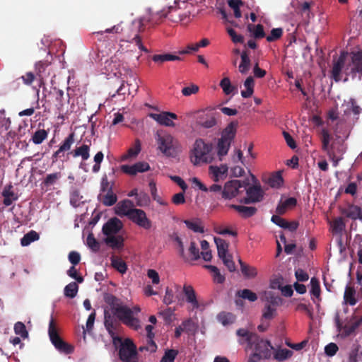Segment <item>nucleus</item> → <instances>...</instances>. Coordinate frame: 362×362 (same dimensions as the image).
<instances>
[{"label":"nucleus","instance_id":"nucleus-38","mask_svg":"<svg viewBox=\"0 0 362 362\" xmlns=\"http://www.w3.org/2000/svg\"><path fill=\"white\" fill-rule=\"evenodd\" d=\"M4 200V203L6 206H9L13 201L17 199V197L12 191V187L11 185L5 187L2 193Z\"/></svg>","mask_w":362,"mask_h":362},{"label":"nucleus","instance_id":"nucleus-54","mask_svg":"<svg viewBox=\"0 0 362 362\" xmlns=\"http://www.w3.org/2000/svg\"><path fill=\"white\" fill-rule=\"evenodd\" d=\"M332 230L335 233H340L344 228V223L341 218H337L330 223Z\"/></svg>","mask_w":362,"mask_h":362},{"label":"nucleus","instance_id":"nucleus-11","mask_svg":"<svg viewBox=\"0 0 362 362\" xmlns=\"http://www.w3.org/2000/svg\"><path fill=\"white\" fill-rule=\"evenodd\" d=\"M177 248L180 255L186 260H196L199 257V249L194 242L190 243V245L187 251L185 250L184 242L177 236L175 238Z\"/></svg>","mask_w":362,"mask_h":362},{"label":"nucleus","instance_id":"nucleus-41","mask_svg":"<svg viewBox=\"0 0 362 362\" xmlns=\"http://www.w3.org/2000/svg\"><path fill=\"white\" fill-rule=\"evenodd\" d=\"M218 321L223 326L231 325L235 321V317L230 313H221L217 315Z\"/></svg>","mask_w":362,"mask_h":362},{"label":"nucleus","instance_id":"nucleus-62","mask_svg":"<svg viewBox=\"0 0 362 362\" xmlns=\"http://www.w3.org/2000/svg\"><path fill=\"white\" fill-rule=\"evenodd\" d=\"M283 34V30L280 28H273L270 34L267 37L268 42H273L279 39Z\"/></svg>","mask_w":362,"mask_h":362},{"label":"nucleus","instance_id":"nucleus-33","mask_svg":"<svg viewBox=\"0 0 362 362\" xmlns=\"http://www.w3.org/2000/svg\"><path fill=\"white\" fill-rule=\"evenodd\" d=\"M362 320L358 321L356 323H354V325H351V326H345L342 327L340 324L338 318H336V326L337 327L338 331L341 333V335L344 337H347L349 334H351L360 325Z\"/></svg>","mask_w":362,"mask_h":362},{"label":"nucleus","instance_id":"nucleus-10","mask_svg":"<svg viewBox=\"0 0 362 362\" xmlns=\"http://www.w3.org/2000/svg\"><path fill=\"white\" fill-rule=\"evenodd\" d=\"M264 300L267 302L262 313V317L264 320L272 319L276 313V307L281 302V298L274 296L271 292H265Z\"/></svg>","mask_w":362,"mask_h":362},{"label":"nucleus","instance_id":"nucleus-25","mask_svg":"<svg viewBox=\"0 0 362 362\" xmlns=\"http://www.w3.org/2000/svg\"><path fill=\"white\" fill-rule=\"evenodd\" d=\"M347 55L348 54L346 52L341 53L337 61L334 64L332 69V76L336 81L340 80V73L341 70L343 69L345 70L347 67V66L346 67L344 66L345 59Z\"/></svg>","mask_w":362,"mask_h":362},{"label":"nucleus","instance_id":"nucleus-50","mask_svg":"<svg viewBox=\"0 0 362 362\" xmlns=\"http://www.w3.org/2000/svg\"><path fill=\"white\" fill-rule=\"evenodd\" d=\"M74 134H71L63 142V144L59 147V150L55 153L56 156L59 155L62 151H69L72 144H74Z\"/></svg>","mask_w":362,"mask_h":362},{"label":"nucleus","instance_id":"nucleus-63","mask_svg":"<svg viewBox=\"0 0 362 362\" xmlns=\"http://www.w3.org/2000/svg\"><path fill=\"white\" fill-rule=\"evenodd\" d=\"M192 186L194 189H200L203 192H208V188L202 182V181L197 177L189 179Z\"/></svg>","mask_w":362,"mask_h":362},{"label":"nucleus","instance_id":"nucleus-39","mask_svg":"<svg viewBox=\"0 0 362 362\" xmlns=\"http://www.w3.org/2000/svg\"><path fill=\"white\" fill-rule=\"evenodd\" d=\"M250 67V59L249 58V56L245 52H243L241 54V62L238 66L239 71L241 74H245L249 71Z\"/></svg>","mask_w":362,"mask_h":362},{"label":"nucleus","instance_id":"nucleus-47","mask_svg":"<svg viewBox=\"0 0 362 362\" xmlns=\"http://www.w3.org/2000/svg\"><path fill=\"white\" fill-rule=\"evenodd\" d=\"M293 352L287 349H279L274 351V358L278 361H284L292 356Z\"/></svg>","mask_w":362,"mask_h":362},{"label":"nucleus","instance_id":"nucleus-17","mask_svg":"<svg viewBox=\"0 0 362 362\" xmlns=\"http://www.w3.org/2000/svg\"><path fill=\"white\" fill-rule=\"evenodd\" d=\"M149 116L160 125L171 127H175L173 120L177 118L175 114L169 112L151 113Z\"/></svg>","mask_w":362,"mask_h":362},{"label":"nucleus","instance_id":"nucleus-18","mask_svg":"<svg viewBox=\"0 0 362 362\" xmlns=\"http://www.w3.org/2000/svg\"><path fill=\"white\" fill-rule=\"evenodd\" d=\"M351 59L345 69L346 74L358 72L362 75V52H352Z\"/></svg>","mask_w":362,"mask_h":362},{"label":"nucleus","instance_id":"nucleus-5","mask_svg":"<svg viewBox=\"0 0 362 362\" xmlns=\"http://www.w3.org/2000/svg\"><path fill=\"white\" fill-rule=\"evenodd\" d=\"M245 350L250 352L248 362H258L262 359H267L271 357L273 346L269 341L259 339L254 341L250 346H246Z\"/></svg>","mask_w":362,"mask_h":362},{"label":"nucleus","instance_id":"nucleus-42","mask_svg":"<svg viewBox=\"0 0 362 362\" xmlns=\"http://www.w3.org/2000/svg\"><path fill=\"white\" fill-rule=\"evenodd\" d=\"M355 294V290L352 287L346 286L344 296V302L351 305H354L356 303Z\"/></svg>","mask_w":362,"mask_h":362},{"label":"nucleus","instance_id":"nucleus-35","mask_svg":"<svg viewBox=\"0 0 362 362\" xmlns=\"http://www.w3.org/2000/svg\"><path fill=\"white\" fill-rule=\"evenodd\" d=\"M244 90L241 91V95L243 98L250 97L254 92V79L252 76H249L246 78L243 83Z\"/></svg>","mask_w":362,"mask_h":362},{"label":"nucleus","instance_id":"nucleus-16","mask_svg":"<svg viewBox=\"0 0 362 362\" xmlns=\"http://www.w3.org/2000/svg\"><path fill=\"white\" fill-rule=\"evenodd\" d=\"M128 218L144 228L148 229L151 226L150 220L147 218L146 213L141 209H134Z\"/></svg>","mask_w":362,"mask_h":362},{"label":"nucleus","instance_id":"nucleus-64","mask_svg":"<svg viewBox=\"0 0 362 362\" xmlns=\"http://www.w3.org/2000/svg\"><path fill=\"white\" fill-rule=\"evenodd\" d=\"M177 354V351L174 349L167 350L161 358L160 362H173Z\"/></svg>","mask_w":362,"mask_h":362},{"label":"nucleus","instance_id":"nucleus-9","mask_svg":"<svg viewBox=\"0 0 362 362\" xmlns=\"http://www.w3.org/2000/svg\"><path fill=\"white\" fill-rule=\"evenodd\" d=\"M245 182L238 180H232L224 184L222 190V198L225 199H232L238 197L243 192L245 188Z\"/></svg>","mask_w":362,"mask_h":362},{"label":"nucleus","instance_id":"nucleus-19","mask_svg":"<svg viewBox=\"0 0 362 362\" xmlns=\"http://www.w3.org/2000/svg\"><path fill=\"white\" fill-rule=\"evenodd\" d=\"M183 293L185 296L186 300L189 305V309L194 310L195 309H199L201 304L197 298L195 291L192 286L184 285Z\"/></svg>","mask_w":362,"mask_h":362},{"label":"nucleus","instance_id":"nucleus-24","mask_svg":"<svg viewBox=\"0 0 362 362\" xmlns=\"http://www.w3.org/2000/svg\"><path fill=\"white\" fill-rule=\"evenodd\" d=\"M237 127V122H232L229 123L222 131L220 139L231 144L235 136Z\"/></svg>","mask_w":362,"mask_h":362},{"label":"nucleus","instance_id":"nucleus-56","mask_svg":"<svg viewBox=\"0 0 362 362\" xmlns=\"http://www.w3.org/2000/svg\"><path fill=\"white\" fill-rule=\"evenodd\" d=\"M14 332L16 334L21 336L23 339L27 338L28 336L25 325L21 322H18L15 324Z\"/></svg>","mask_w":362,"mask_h":362},{"label":"nucleus","instance_id":"nucleus-26","mask_svg":"<svg viewBox=\"0 0 362 362\" xmlns=\"http://www.w3.org/2000/svg\"><path fill=\"white\" fill-rule=\"evenodd\" d=\"M141 150L139 140H136L133 146L130 147L127 152L121 156V161H131L135 159Z\"/></svg>","mask_w":362,"mask_h":362},{"label":"nucleus","instance_id":"nucleus-61","mask_svg":"<svg viewBox=\"0 0 362 362\" xmlns=\"http://www.w3.org/2000/svg\"><path fill=\"white\" fill-rule=\"evenodd\" d=\"M86 244L88 247L94 252L98 251L100 248L98 242L95 240L93 235L91 233H90L87 237Z\"/></svg>","mask_w":362,"mask_h":362},{"label":"nucleus","instance_id":"nucleus-6","mask_svg":"<svg viewBox=\"0 0 362 362\" xmlns=\"http://www.w3.org/2000/svg\"><path fill=\"white\" fill-rule=\"evenodd\" d=\"M141 308L138 305L134 306L132 309L125 305H118L115 308V315L126 325L129 327L139 330L141 329L140 320L134 317V314H138Z\"/></svg>","mask_w":362,"mask_h":362},{"label":"nucleus","instance_id":"nucleus-52","mask_svg":"<svg viewBox=\"0 0 362 362\" xmlns=\"http://www.w3.org/2000/svg\"><path fill=\"white\" fill-rule=\"evenodd\" d=\"M238 294L242 298L248 300L250 302H254L257 299V294L249 289L240 290L238 292Z\"/></svg>","mask_w":362,"mask_h":362},{"label":"nucleus","instance_id":"nucleus-55","mask_svg":"<svg viewBox=\"0 0 362 362\" xmlns=\"http://www.w3.org/2000/svg\"><path fill=\"white\" fill-rule=\"evenodd\" d=\"M47 137V132L45 129H40L35 132L32 141L35 144H41Z\"/></svg>","mask_w":362,"mask_h":362},{"label":"nucleus","instance_id":"nucleus-1","mask_svg":"<svg viewBox=\"0 0 362 362\" xmlns=\"http://www.w3.org/2000/svg\"><path fill=\"white\" fill-rule=\"evenodd\" d=\"M335 140L329 132L323 129L321 132V141L322 149L327 153L328 156L333 161L334 166H337L339 161L341 159V155L344 153L343 147L337 146L341 141L348 137V132H342L339 127L334 130Z\"/></svg>","mask_w":362,"mask_h":362},{"label":"nucleus","instance_id":"nucleus-43","mask_svg":"<svg viewBox=\"0 0 362 362\" xmlns=\"http://www.w3.org/2000/svg\"><path fill=\"white\" fill-rule=\"evenodd\" d=\"M267 182L272 187H279L283 183V178L280 172H276L268 177Z\"/></svg>","mask_w":362,"mask_h":362},{"label":"nucleus","instance_id":"nucleus-13","mask_svg":"<svg viewBox=\"0 0 362 362\" xmlns=\"http://www.w3.org/2000/svg\"><path fill=\"white\" fill-rule=\"evenodd\" d=\"M159 15L161 17H168L173 22H179L184 21L187 15L186 13H181L177 6V1L175 0L173 5H170L166 8H163L160 12Z\"/></svg>","mask_w":362,"mask_h":362},{"label":"nucleus","instance_id":"nucleus-60","mask_svg":"<svg viewBox=\"0 0 362 362\" xmlns=\"http://www.w3.org/2000/svg\"><path fill=\"white\" fill-rule=\"evenodd\" d=\"M310 292L316 298H319L320 295V288L319 281L315 278H312L310 280Z\"/></svg>","mask_w":362,"mask_h":362},{"label":"nucleus","instance_id":"nucleus-46","mask_svg":"<svg viewBox=\"0 0 362 362\" xmlns=\"http://www.w3.org/2000/svg\"><path fill=\"white\" fill-rule=\"evenodd\" d=\"M40 238L38 233L34 230H31L26 233L21 239V245L23 246H28L31 243L37 240Z\"/></svg>","mask_w":362,"mask_h":362},{"label":"nucleus","instance_id":"nucleus-59","mask_svg":"<svg viewBox=\"0 0 362 362\" xmlns=\"http://www.w3.org/2000/svg\"><path fill=\"white\" fill-rule=\"evenodd\" d=\"M60 177H61L60 173H54L48 174L44 180V184L46 186L53 185L57 182V181Z\"/></svg>","mask_w":362,"mask_h":362},{"label":"nucleus","instance_id":"nucleus-30","mask_svg":"<svg viewBox=\"0 0 362 362\" xmlns=\"http://www.w3.org/2000/svg\"><path fill=\"white\" fill-rule=\"evenodd\" d=\"M214 242L216 243V245L217 247V251H218V255L220 259L230 255L228 252V243L226 240H224L220 238L215 237Z\"/></svg>","mask_w":362,"mask_h":362},{"label":"nucleus","instance_id":"nucleus-22","mask_svg":"<svg viewBox=\"0 0 362 362\" xmlns=\"http://www.w3.org/2000/svg\"><path fill=\"white\" fill-rule=\"evenodd\" d=\"M134 209L133 202L129 199H125L116 204L115 212L119 216L129 217Z\"/></svg>","mask_w":362,"mask_h":362},{"label":"nucleus","instance_id":"nucleus-3","mask_svg":"<svg viewBox=\"0 0 362 362\" xmlns=\"http://www.w3.org/2000/svg\"><path fill=\"white\" fill-rule=\"evenodd\" d=\"M156 141L157 149L166 157L176 158L182 151L180 141L169 133L158 134Z\"/></svg>","mask_w":362,"mask_h":362},{"label":"nucleus","instance_id":"nucleus-31","mask_svg":"<svg viewBox=\"0 0 362 362\" xmlns=\"http://www.w3.org/2000/svg\"><path fill=\"white\" fill-rule=\"evenodd\" d=\"M343 213L351 219H362L361 209L357 206L350 205L344 210Z\"/></svg>","mask_w":362,"mask_h":362},{"label":"nucleus","instance_id":"nucleus-40","mask_svg":"<svg viewBox=\"0 0 362 362\" xmlns=\"http://www.w3.org/2000/svg\"><path fill=\"white\" fill-rule=\"evenodd\" d=\"M185 224L187 228L192 230L195 233H203L204 229L199 219H192L184 221Z\"/></svg>","mask_w":362,"mask_h":362},{"label":"nucleus","instance_id":"nucleus-8","mask_svg":"<svg viewBox=\"0 0 362 362\" xmlns=\"http://www.w3.org/2000/svg\"><path fill=\"white\" fill-rule=\"evenodd\" d=\"M48 333L52 344L59 351L64 354L72 352L73 347L65 343L59 336L53 320H51L49 322Z\"/></svg>","mask_w":362,"mask_h":362},{"label":"nucleus","instance_id":"nucleus-51","mask_svg":"<svg viewBox=\"0 0 362 362\" xmlns=\"http://www.w3.org/2000/svg\"><path fill=\"white\" fill-rule=\"evenodd\" d=\"M361 359L362 353L359 351L358 347H356L350 351L345 362H359Z\"/></svg>","mask_w":362,"mask_h":362},{"label":"nucleus","instance_id":"nucleus-29","mask_svg":"<svg viewBox=\"0 0 362 362\" xmlns=\"http://www.w3.org/2000/svg\"><path fill=\"white\" fill-rule=\"evenodd\" d=\"M180 286L175 284L171 288H166L163 302L166 305L172 304L175 300V293L180 291Z\"/></svg>","mask_w":362,"mask_h":362},{"label":"nucleus","instance_id":"nucleus-14","mask_svg":"<svg viewBox=\"0 0 362 362\" xmlns=\"http://www.w3.org/2000/svg\"><path fill=\"white\" fill-rule=\"evenodd\" d=\"M228 172V166L226 164L211 165L208 170L209 177L216 182L225 180L227 177Z\"/></svg>","mask_w":362,"mask_h":362},{"label":"nucleus","instance_id":"nucleus-45","mask_svg":"<svg viewBox=\"0 0 362 362\" xmlns=\"http://www.w3.org/2000/svg\"><path fill=\"white\" fill-rule=\"evenodd\" d=\"M239 262L241 266V272L246 278L252 279L256 276L257 274L256 268L244 264L240 259H239Z\"/></svg>","mask_w":362,"mask_h":362},{"label":"nucleus","instance_id":"nucleus-12","mask_svg":"<svg viewBox=\"0 0 362 362\" xmlns=\"http://www.w3.org/2000/svg\"><path fill=\"white\" fill-rule=\"evenodd\" d=\"M119 356L124 362H139L136 347L130 339H126L119 349Z\"/></svg>","mask_w":362,"mask_h":362},{"label":"nucleus","instance_id":"nucleus-23","mask_svg":"<svg viewBox=\"0 0 362 362\" xmlns=\"http://www.w3.org/2000/svg\"><path fill=\"white\" fill-rule=\"evenodd\" d=\"M262 196V191L260 187L257 185L250 187L247 189V197L244 199V203L250 204L259 202Z\"/></svg>","mask_w":362,"mask_h":362},{"label":"nucleus","instance_id":"nucleus-20","mask_svg":"<svg viewBox=\"0 0 362 362\" xmlns=\"http://www.w3.org/2000/svg\"><path fill=\"white\" fill-rule=\"evenodd\" d=\"M238 337V342L240 344H246V346H250L255 340L257 339V335L250 332L245 328H240L236 332Z\"/></svg>","mask_w":362,"mask_h":362},{"label":"nucleus","instance_id":"nucleus-27","mask_svg":"<svg viewBox=\"0 0 362 362\" xmlns=\"http://www.w3.org/2000/svg\"><path fill=\"white\" fill-rule=\"evenodd\" d=\"M296 199L293 197L281 199L276 208V212L279 214H283L287 210L293 208L296 205Z\"/></svg>","mask_w":362,"mask_h":362},{"label":"nucleus","instance_id":"nucleus-37","mask_svg":"<svg viewBox=\"0 0 362 362\" xmlns=\"http://www.w3.org/2000/svg\"><path fill=\"white\" fill-rule=\"evenodd\" d=\"M220 86L226 95L233 94L237 91V88L231 84L230 80L228 77H225L221 81Z\"/></svg>","mask_w":362,"mask_h":362},{"label":"nucleus","instance_id":"nucleus-7","mask_svg":"<svg viewBox=\"0 0 362 362\" xmlns=\"http://www.w3.org/2000/svg\"><path fill=\"white\" fill-rule=\"evenodd\" d=\"M244 167L247 168L245 158L241 149L235 148L230 157V170L232 177H241L245 175Z\"/></svg>","mask_w":362,"mask_h":362},{"label":"nucleus","instance_id":"nucleus-49","mask_svg":"<svg viewBox=\"0 0 362 362\" xmlns=\"http://www.w3.org/2000/svg\"><path fill=\"white\" fill-rule=\"evenodd\" d=\"M111 264L115 269L122 274H124L127 270L125 262L120 258L112 257L111 259Z\"/></svg>","mask_w":362,"mask_h":362},{"label":"nucleus","instance_id":"nucleus-34","mask_svg":"<svg viewBox=\"0 0 362 362\" xmlns=\"http://www.w3.org/2000/svg\"><path fill=\"white\" fill-rule=\"evenodd\" d=\"M74 157H81L83 161L88 160L90 157V146L83 144L75 148L73 152Z\"/></svg>","mask_w":362,"mask_h":362},{"label":"nucleus","instance_id":"nucleus-57","mask_svg":"<svg viewBox=\"0 0 362 362\" xmlns=\"http://www.w3.org/2000/svg\"><path fill=\"white\" fill-rule=\"evenodd\" d=\"M151 195H152L153 199L157 204H158L160 206H168V202L164 198H163L159 194H158L155 185H153L151 187Z\"/></svg>","mask_w":362,"mask_h":362},{"label":"nucleus","instance_id":"nucleus-15","mask_svg":"<svg viewBox=\"0 0 362 362\" xmlns=\"http://www.w3.org/2000/svg\"><path fill=\"white\" fill-rule=\"evenodd\" d=\"M121 170L129 175L134 176L138 173H142L150 170V165L147 162L139 161L133 165H122Z\"/></svg>","mask_w":362,"mask_h":362},{"label":"nucleus","instance_id":"nucleus-48","mask_svg":"<svg viewBox=\"0 0 362 362\" xmlns=\"http://www.w3.org/2000/svg\"><path fill=\"white\" fill-rule=\"evenodd\" d=\"M180 59V58L178 56L171 54H156L153 57V62L158 63H163L167 61H176Z\"/></svg>","mask_w":362,"mask_h":362},{"label":"nucleus","instance_id":"nucleus-2","mask_svg":"<svg viewBox=\"0 0 362 362\" xmlns=\"http://www.w3.org/2000/svg\"><path fill=\"white\" fill-rule=\"evenodd\" d=\"M215 158L216 153L212 143L200 138L195 139L189 151V160L193 166L210 164Z\"/></svg>","mask_w":362,"mask_h":362},{"label":"nucleus","instance_id":"nucleus-36","mask_svg":"<svg viewBox=\"0 0 362 362\" xmlns=\"http://www.w3.org/2000/svg\"><path fill=\"white\" fill-rule=\"evenodd\" d=\"M230 207L236 210L241 216L249 217L255 214L256 209L252 206H245L240 205L231 204Z\"/></svg>","mask_w":362,"mask_h":362},{"label":"nucleus","instance_id":"nucleus-21","mask_svg":"<svg viewBox=\"0 0 362 362\" xmlns=\"http://www.w3.org/2000/svg\"><path fill=\"white\" fill-rule=\"evenodd\" d=\"M105 74L110 77H119L122 74V71L124 69L120 62H117V60L113 59L105 62Z\"/></svg>","mask_w":362,"mask_h":362},{"label":"nucleus","instance_id":"nucleus-44","mask_svg":"<svg viewBox=\"0 0 362 362\" xmlns=\"http://www.w3.org/2000/svg\"><path fill=\"white\" fill-rule=\"evenodd\" d=\"M78 286L76 282H71L64 289V294L66 297L73 298L78 293Z\"/></svg>","mask_w":362,"mask_h":362},{"label":"nucleus","instance_id":"nucleus-53","mask_svg":"<svg viewBox=\"0 0 362 362\" xmlns=\"http://www.w3.org/2000/svg\"><path fill=\"white\" fill-rule=\"evenodd\" d=\"M248 30L250 33H252L255 37L261 38L264 37L263 26L260 24L257 25H249Z\"/></svg>","mask_w":362,"mask_h":362},{"label":"nucleus","instance_id":"nucleus-28","mask_svg":"<svg viewBox=\"0 0 362 362\" xmlns=\"http://www.w3.org/2000/svg\"><path fill=\"white\" fill-rule=\"evenodd\" d=\"M341 109L345 115H349L351 112L354 115H358L361 110L360 107L356 105L354 100L351 98L345 100L344 103L341 105Z\"/></svg>","mask_w":362,"mask_h":362},{"label":"nucleus","instance_id":"nucleus-58","mask_svg":"<svg viewBox=\"0 0 362 362\" xmlns=\"http://www.w3.org/2000/svg\"><path fill=\"white\" fill-rule=\"evenodd\" d=\"M82 199L83 197L80 194V192L77 190H74L71 193L70 203L74 207L78 206L83 202Z\"/></svg>","mask_w":362,"mask_h":362},{"label":"nucleus","instance_id":"nucleus-32","mask_svg":"<svg viewBox=\"0 0 362 362\" xmlns=\"http://www.w3.org/2000/svg\"><path fill=\"white\" fill-rule=\"evenodd\" d=\"M231 144L223 141L221 139L218 140L217 143V156H218V160L221 161L223 158L227 155Z\"/></svg>","mask_w":362,"mask_h":362},{"label":"nucleus","instance_id":"nucleus-4","mask_svg":"<svg viewBox=\"0 0 362 362\" xmlns=\"http://www.w3.org/2000/svg\"><path fill=\"white\" fill-rule=\"evenodd\" d=\"M123 224L117 218H110L103 227L105 243L114 249L122 247L123 238L119 234Z\"/></svg>","mask_w":362,"mask_h":362}]
</instances>
